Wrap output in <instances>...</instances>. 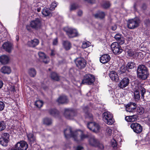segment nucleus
I'll use <instances>...</instances> for the list:
<instances>
[{
	"instance_id": "f257e3e1",
	"label": "nucleus",
	"mask_w": 150,
	"mask_h": 150,
	"mask_svg": "<svg viewBox=\"0 0 150 150\" xmlns=\"http://www.w3.org/2000/svg\"><path fill=\"white\" fill-rule=\"evenodd\" d=\"M137 73V76L142 80H145L148 77L149 73L148 69L144 65L141 64L138 67Z\"/></svg>"
},
{
	"instance_id": "f03ea898",
	"label": "nucleus",
	"mask_w": 150,
	"mask_h": 150,
	"mask_svg": "<svg viewBox=\"0 0 150 150\" xmlns=\"http://www.w3.org/2000/svg\"><path fill=\"white\" fill-rule=\"evenodd\" d=\"M139 91L141 92V97L144 98V95L146 93L145 89L141 85L138 84L136 86L134 91V98L136 101L140 100V95Z\"/></svg>"
},
{
	"instance_id": "7ed1b4c3",
	"label": "nucleus",
	"mask_w": 150,
	"mask_h": 150,
	"mask_svg": "<svg viewBox=\"0 0 150 150\" xmlns=\"http://www.w3.org/2000/svg\"><path fill=\"white\" fill-rule=\"evenodd\" d=\"M140 23V19L137 18L129 19L127 22V26L130 29H133L138 27Z\"/></svg>"
},
{
	"instance_id": "20e7f679",
	"label": "nucleus",
	"mask_w": 150,
	"mask_h": 150,
	"mask_svg": "<svg viewBox=\"0 0 150 150\" xmlns=\"http://www.w3.org/2000/svg\"><path fill=\"white\" fill-rule=\"evenodd\" d=\"M88 142L89 144L91 146L97 147L101 149H103L104 148L103 144L100 143L99 141L93 136L91 137Z\"/></svg>"
},
{
	"instance_id": "39448f33",
	"label": "nucleus",
	"mask_w": 150,
	"mask_h": 150,
	"mask_svg": "<svg viewBox=\"0 0 150 150\" xmlns=\"http://www.w3.org/2000/svg\"><path fill=\"white\" fill-rule=\"evenodd\" d=\"M104 121L108 125H112L113 122L112 115L109 112H105L102 115Z\"/></svg>"
},
{
	"instance_id": "423d86ee",
	"label": "nucleus",
	"mask_w": 150,
	"mask_h": 150,
	"mask_svg": "<svg viewBox=\"0 0 150 150\" xmlns=\"http://www.w3.org/2000/svg\"><path fill=\"white\" fill-rule=\"evenodd\" d=\"M95 81V77L93 75L91 74H86L84 76L81 84L92 85Z\"/></svg>"
},
{
	"instance_id": "0eeeda50",
	"label": "nucleus",
	"mask_w": 150,
	"mask_h": 150,
	"mask_svg": "<svg viewBox=\"0 0 150 150\" xmlns=\"http://www.w3.org/2000/svg\"><path fill=\"white\" fill-rule=\"evenodd\" d=\"M111 47L113 53L115 54H119L123 51V50L118 43L115 42L112 43Z\"/></svg>"
},
{
	"instance_id": "6e6552de",
	"label": "nucleus",
	"mask_w": 150,
	"mask_h": 150,
	"mask_svg": "<svg viewBox=\"0 0 150 150\" xmlns=\"http://www.w3.org/2000/svg\"><path fill=\"white\" fill-rule=\"evenodd\" d=\"M77 132L76 131L73 132L72 131L71 128L70 127H68L64 130V134L65 137L67 138H68L70 137H73L75 138L77 137Z\"/></svg>"
},
{
	"instance_id": "1a4fd4ad",
	"label": "nucleus",
	"mask_w": 150,
	"mask_h": 150,
	"mask_svg": "<svg viewBox=\"0 0 150 150\" xmlns=\"http://www.w3.org/2000/svg\"><path fill=\"white\" fill-rule=\"evenodd\" d=\"M76 115V111L71 109H65L64 113L65 117L69 119H72Z\"/></svg>"
},
{
	"instance_id": "9d476101",
	"label": "nucleus",
	"mask_w": 150,
	"mask_h": 150,
	"mask_svg": "<svg viewBox=\"0 0 150 150\" xmlns=\"http://www.w3.org/2000/svg\"><path fill=\"white\" fill-rule=\"evenodd\" d=\"M9 137L8 133H4L2 136L0 138V144L4 146H7L9 140Z\"/></svg>"
},
{
	"instance_id": "9b49d317",
	"label": "nucleus",
	"mask_w": 150,
	"mask_h": 150,
	"mask_svg": "<svg viewBox=\"0 0 150 150\" xmlns=\"http://www.w3.org/2000/svg\"><path fill=\"white\" fill-rule=\"evenodd\" d=\"M74 62L76 67L80 69L84 68L86 64V61L83 59L77 58L75 60Z\"/></svg>"
},
{
	"instance_id": "f8f14e48",
	"label": "nucleus",
	"mask_w": 150,
	"mask_h": 150,
	"mask_svg": "<svg viewBox=\"0 0 150 150\" xmlns=\"http://www.w3.org/2000/svg\"><path fill=\"white\" fill-rule=\"evenodd\" d=\"M67 35L69 38H72L78 36L77 30L72 28H68L65 30Z\"/></svg>"
},
{
	"instance_id": "ddd939ff",
	"label": "nucleus",
	"mask_w": 150,
	"mask_h": 150,
	"mask_svg": "<svg viewBox=\"0 0 150 150\" xmlns=\"http://www.w3.org/2000/svg\"><path fill=\"white\" fill-rule=\"evenodd\" d=\"M87 127L90 130L95 132L98 131L100 128L99 125L94 122H88L87 125Z\"/></svg>"
},
{
	"instance_id": "4468645a",
	"label": "nucleus",
	"mask_w": 150,
	"mask_h": 150,
	"mask_svg": "<svg viewBox=\"0 0 150 150\" xmlns=\"http://www.w3.org/2000/svg\"><path fill=\"white\" fill-rule=\"evenodd\" d=\"M130 127L133 129L134 132L136 133H141L142 130V126L137 123H133L131 124Z\"/></svg>"
},
{
	"instance_id": "2eb2a0df",
	"label": "nucleus",
	"mask_w": 150,
	"mask_h": 150,
	"mask_svg": "<svg viewBox=\"0 0 150 150\" xmlns=\"http://www.w3.org/2000/svg\"><path fill=\"white\" fill-rule=\"evenodd\" d=\"M30 25L32 28L36 30L40 28L41 26V22L40 19L37 18L32 21L30 22Z\"/></svg>"
},
{
	"instance_id": "dca6fc26",
	"label": "nucleus",
	"mask_w": 150,
	"mask_h": 150,
	"mask_svg": "<svg viewBox=\"0 0 150 150\" xmlns=\"http://www.w3.org/2000/svg\"><path fill=\"white\" fill-rule=\"evenodd\" d=\"M3 48L6 52L9 53L11 52L13 48V45L12 43L9 42H4L2 46Z\"/></svg>"
},
{
	"instance_id": "f3484780",
	"label": "nucleus",
	"mask_w": 150,
	"mask_h": 150,
	"mask_svg": "<svg viewBox=\"0 0 150 150\" xmlns=\"http://www.w3.org/2000/svg\"><path fill=\"white\" fill-rule=\"evenodd\" d=\"M15 145L20 150H26L28 146L27 143L24 141L18 142Z\"/></svg>"
},
{
	"instance_id": "a211bd4d",
	"label": "nucleus",
	"mask_w": 150,
	"mask_h": 150,
	"mask_svg": "<svg viewBox=\"0 0 150 150\" xmlns=\"http://www.w3.org/2000/svg\"><path fill=\"white\" fill-rule=\"evenodd\" d=\"M129 83V79L127 77L123 78L118 84L119 87L122 88H123L128 86Z\"/></svg>"
},
{
	"instance_id": "6ab92c4d",
	"label": "nucleus",
	"mask_w": 150,
	"mask_h": 150,
	"mask_svg": "<svg viewBox=\"0 0 150 150\" xmlns=\"http://www.w3.org/2000/svg\"><path fill=\"white\" fill-rule=\"evenodd\" d=\"M110 57L108 54H105L101 56L100 58V62L103 64H105L108 62L110 60Z\"/></svg>"
},
{
	"instance_id": "aec40b11",
	"label": "nucleus",
	"mask_w": 150,
	"mask_h": 150,
	"mask_svg": "<svg viewBox=\"0 0 150 150\" xmlns=\"http://www.w3.org/2000/svg\"><path fill=\"white\" fill-rule=\"evenodd\" d=\"M38 54L40 59L42 60L43 62L46 64L49 62V59L46 57L44 52H38Z\"/></svg>"
},
{
	"instance_id": "412c9836",
	"label": "nucleus",
	"mask_w": 150,
	"mask_h": 150,
	"mask_svg": "<svg viewBox=\"0 0 150 150\" xmlns=\"http://www.w3.org/2000/svg\"><path fill=\"white\" fill-rule=\"evenodd\" d=\"M109 76L111 79L113 81L117 82L119 80V78L117 72L114 71H110Z\"/></svg>"
},
{
	"instance_id": "4be33fe9",
	"label": "nucleus",
	"mask_w": 150,
	"mask_h": 150,
	"mask_svg": "<svg viewBox=\"0 0 150 150\" xmlns=\"http://www.w3.org/2000/svg\"><path fill=\"white\" fill-rule=\"evenodd\" d=\"M138 116L137 114L126 116L125 120L127 122H132L137 120Z\"/></svg>"
},
{
	"instance_id": "5701e85b",
	"label": "nucleus",
	"mask_w": 150,
	"mask_h": 150,
	"mask_svg": "<svg viewBox=\"0 0 150 150\" xmlns=\"http://www.w3.org/2000/svg\"><path fill=\"white\" fill-rule=\"evenodd\" d=\"M57 101L59 104H64L68 102V99L66 96L63 95L59 97Z\"/></svg>"
},
{
	"instance_id": "b1692460",
	"label": "nucleus",
	"mask_w": 150,
	"mask_h": 150,
	"mask_svg": "<svg viewBox=\"0 0 150 150\" xmlns=\"http://www.w3.org/2000/svg\"><path fill=\"white\" fill-rule=\"evenodd\" d=\"M27 137L30 144L32 145L35 143L36 138L33 133H31L27 134Z\"/></svg>"
},
{
	"instance_id": "393cba45",
	"label": "nucleus",
	"mask_w": 150,
	"mask_h": 150,
	"mask_svg": "<svg viewBox=\"0 0 150 150\" xmlns=\"http://www.w3.org/2000/svg\"><path fill=\"white\" fill-rule=\"evenodd\" d=\"M127 107H126V110L128 112H133L135 110L137 107V105L135 103H131L130 105L128 104Z\"/></svg>"
},
{
	"instance_id": "a878e982",
	"label": "nucleus",
	"mask_w": 150,
	"mask_h": 150,
	"mask_svg": "<svg viewBox=\"0 0 150 150\" xmlns=\"http://www.w3.org/2000/svg\"><path fill=\"white\" fill-rule=\"evenodd\" d=\"M62 45L64 49L67 51L69 50L71 47V44L68 40H64L62 42Z\"/></svg>"
},
{
	"instance_id": "bb28decb",
	"label": "nucleus",
	"mask_w": 150,
	"mask_h": 150,
	"mask_svg": "<svg viewBox=\"0 0 150 150\" xmlns=\"http://www.w3.org/2000/svg\"><path fill=\"white\" fill-rule=\"evenodd\" d=\"M9 60V58L7 55H4L0 57V62L2 64H7Z\"/></svg>"
},
{
	"instance_id": "cd10ccee",
	"label": "nucleus",
	"mask_w": 150,
	"mask_h": 150,
	"mask_svg": "<svg viewBox=\"0 0 150 150\" xmlns=\"http://www.w3.org/2000/svg\"><path fill=\"white\" fill-rule=\"evenodd\" d=\"M39 43V40L37 39H35L28 42V45L30 47H34L38 45Z\"/></svg>"
},
{
	"instance_id": "c85d7f7f",
	"label": "nucleus",
	"mask_w": 150,
	"mask_h": 150,
	"mask_svg": "<svg viewBox=\"0 0 150 150\" xmlns=\"http://www.w3.org/2000/svg\"><path fill=\"white\" fill-rule=\"evenodd\" d=\"M80 134V137L81 139V140H83L84 139L89 137L91 136V134L89 133H88L86 134H84L82 131L81 130H79L77 132V135L78 134Z\"/></svg>"
},
{
	"instance_id": "c756f323",
	"label": "nucleus",
	"mask_w": 150,
	"mask_h": 150,
	"mask_svg": "<svg viewBox=\"0 0 150 150\" xmlns=\"http://www.w3.org/2000/svg\"><path fill=\"white\" fill-rule=\"evenodd\" d=\"M93 15L96 18L102 19L105 17V15L104 12L99 11Z\"/></svg>"
},
{
	"instance_id": "7c9ffc66",
	"label": "nucleus",
	"mask_w": 150,
	"mask_h": 150,
	"mask_svg": "<svg viewBox=\"0 0 150 150\" xmlns=\"http://www.w3.org/2000/svg\"><path fill=\"white\" fill-rule=\"evenodd\" d=\"M1 72L4 74H9L11 72V69L10 67L7 66H4L1 69Z\"/></svg>"
},
{
	"instance_id": "2f4dec72",
	"label": "nucleus",
	"mask_w": 150,
	"mask_h": 150,
	"mask_svg": "<svg viewBox=\"0 0 150 150\" xmlns=\"http://www.w3.org/2000/svg\"><path fill=\"white\" fill-rule=\"evenodd\" d=\"M50 114L54 117L57 116L59 114V111L55 109H51L49 110Z\"/></svg>"
},
{
	"instance_id": "473e14b6",
	"label": "nucleus",
	"mask_w": 150,
	"mask_h": 150,
	"mask_svg": "<svg viewBox=\"0 0 150 150\" xmlns=\"http://www.w3.org/2000/svg\"><path fill=\"white\" fill-rule=\"evenodd\" d=\"M50 10L49 9L44 8L42 11V14L45 16H52V14L51 13Z\"/></svg>"
},
{
	"instance_id": "72a5a7b5",
	"label": "nucleus",
	"mask_w": 150,
	"mask_h": 150,
	"mask_svg": "<svg viewBox=\"0 0 150 150\" xmlns=\"http://www.w3.org/2000/svg\"><path fill=\"white\" fill-rule=\"evenodd\" d=\"M135 66V64L134 62H128L126 65L128 70V72H129L130 71L129 70L133 69Z\"/></svg>"
},
{
	"instance_id": "f704fd0d",
	"label": "nucleus",
	"mask_w": 150,
	"mask_h": 150,
	"mask_svg": "<svg viewBox=\"0 0 150 150\" xmlns=\"http://www.w3.org/2000/svg\"><path fill=\"white\" fill-rule=\"evenodd\" d=\"M28 74L30 76L32 77H34L36 74L35 70L33 68L30 69L28 71Z\"/></svg>"
},
{
	"instance_id": "c9c22d12",
	"label": "nucleus",
	"mask_w": 150,
	"mask_h": 150,
	"mask_svg": "<svg viewBox=\"0 0 150 150\" xmlns=\"http://www.w3.org/2000/svg\"><path fill=\"white\" fill-rule=\"evenodd\" d=\"M43 121V124L47 125H50L52 123L51 119L48 117L44 118Z\"/></svg>"
},
{
	"instance_id": "e433bc0d",
	"label": "nucleus",
	"mask_w": 150,
	"mask_h": 150,
	"mask_svg": "<svg viewBox=\"0 0 150 150\" xmlns=\"http://www.w3.org/2000/svg\"><path fill=\"white\" fill-rule=\"evenodd\" d=\"M128 72V70L127 66L124 65H122L120 68L119 70H118L119 73L120 74L125 73L126 71Z\"/></svg>"
},
{
	"instance_id": "4c0bfd02",
	"label": "nucleus",
	"mask_w": 150,
	"mask_h": 150,
	"mask_svg": "<svg viewBox=\"0 0 150 150\" xmlns=\"http://www.w3.org/2000/svg\"><path fill=\"white\" fill-rule=\"evenodd\" d=\"M83 110L86 115V117H89L90 118H91L93 116L92 114L88 111V107L87 106L85 107L83 109Z\"/></svg>"
},
{
	"instance_id": "58836bf2",
	"label": "nucleus",
	"mask_w": 150,
	"mask_h": 150,
	"mask_svg": "<svg viewBox=\"0 0 150 150\" xmlns=\"http://www.w3.org/2000/svg\"><path fill=\"white\" fill-rule=\"evenodd\" d=\"M51 78L55 81H58L59 80V78L57 74L55 72H52L51 75Z\"/></svg>"
},
{
	"instance_id": "ea45409f",
	"label": "nucleus",
	"mask_w": 150,
	"mask_h": 150,
	"mask_svg": "<svg viewBox=\"0 0 150 150\" xmlns=\"http://www.w3.org/2000/svg\"><path fill=\"white\" fill-rule=\"evenodd\" d=\"M6 128V124L5 122H0V132L4 130Z\"/></svg>"
},
{
	"instance_id": "a19ab883",
	"label": "nucleus",
	"mask_w": 150,
	"mask_h": 150,
	"mask_svg": "<svg viewBox=\"0 0 150 150\" xmlns=\"http://www.w3.org/2000/svg\"><path fill=\"white\" fill-rule=\"evenodd\" d=\"M35 104L37 107L40 108L43 105V102L42 101L40 100H37L35 102Z\"/></svg>"
},
{
	"instance_id": "79ce46f5",
	"label": "nucleus",
	"mask_w": 150,
	"mask_h": 150,
	"mask_svg": "<svg viewBox=\"0 0 150 150\" xmlns=\"http://www.w3.org/2000/svg\"><path fill=\"white\" fill-rule=\"evenodd\" d=\"M111 144L114 149H117V142L115 139H113L111 140Z\"/></svg>"
},
{
	"instance_id": "37998d69",
	"label": "nucleus",
	"mask_w": 150,
	"mask_h": 150,
	"mask_svg": "<svg viewBox=\"0 0 150 150\" xmlns=\"http://www.w3.org/2000/svg\"><path fill=\"white\" fill-rule=\"evenodd\" d=\"M137 110L140 115L143 114L144 112V108L142 107L137 108Z\"/></svg>"
},
{
	"instance_id": "c03bdc74",
	"label": "nucleus",
	"mask_w": 150,
	"mask_h": 150,
	"mask_svg": "<svg viewBox=\"0 0 150 150\" xmlns=\"http://www.w3.org/2000/svg\"><path fill=\"white\" fill-rule=\"evenodd\" d=\"M110 6V4L109 2L105 1L103 4V7L105 8H107L109 7Z\"/></svg>"
},
{
	"instance_id": "a18cd8bd",
	"label": "nucleus",
	"mask_w": 150,
	"mask_h": 150,
	"mask_svg": "<svg viewBox=\"0 0 150 150\" xmlns=\"http://www.w3.org/2000/svg\"><path fill=\"white\" fill-rule=\"evenodd\" d=\"M117 41V43H118V44L120 45H122L125 42V40L124 38L122 37H121L119 39H118V40Z\"/></svg>"
},
{
	"instance_id": "49530a36",
	"label": "nucleus",
	"mask_w": 150,
	"mask_h": 150,
	"mask_svg": "<svg viewBox=\"0 0 150 150\" xmlns=\"http://www.w3.org/2000/svg\"><path fill=\"white\" fill-rule=\"evenodd\" d=\"M90 46V43L88 42H83L82 44V47L84 49L89 47Z\"/></svg>"
},
{
	"instance_id": "de8ad7c7",
	"label": "nucleus",
	"mask_w": 150,
	"mask_h": 150,
	"mask_svg": "<svg viewBox=\"0 0 150 150\" xmlns=\"http://www.w3.org/2000/svg\"><path fill=\"white\" fill-rule=\"evenodd\" d=\"M78 6L75 4H71L70 7V10L72 11L78 8Z\"/></svg>"
},
{
	"instance_id": "09e8293b",
	"label": "nucleus",
	"mask_w": 150,
	"mask_h": 150,
	"mask_svg": "<svg viewBox=\"0 0 150 150\" xmlns=\"http://www.w3.org/2000/svg\"><path fill=\"white\" fill-rule=\"evenodd\" d=\"M5 104L2 101H0V111L3 110L5 108Z\"/></svg>"
},
{
	"instance_id": "8fccbe9b",
	"label": "nucleus",
	"mask_w": 150,
	"mask_h": 150,
	"mask_svg": "<svg viewBox=\"0 0 150 150\" xmlns=\"http://www.w3.org/2000/svg\"><path fill=\"white\" fill-rule=\"evenodd\" d=\"M57 4L56 2H54L52 3L51 4V6L50 8L52 10H53L54 9L55 7L57 6Z\"/></svg>"
},
{
	"instance_id": "3c124183",
	"label": "nucleus",
	"mask_w": 150,
	"mask_h": 150,
	"mask_svg": "<svg viewBox=\"0 0 150 150\" xmlns=\"http://www.w3.org/2000/svg\"><path fill=\"white\" fill-rule=\"evenodd\" d=\"M122 37V35H121L117 34H116L114 38L117 41L118 39H119L121 38V37Z\"/></svg>"
},
{
	"instance_id": "603ef678",
	"label": "nucleus",
	"mask_w": 150,
	"mask_h": 150,
	"mask_svg": "<svg viewBox=\"0 0 150 150\" xmlns=\"http://www.w3.org/2000/svg\"><path fill=\"white\" fill-rule=\"evenodd\" d=\"M144 23L146 26H149L150 24V21L149 19H146L144 20Z\"/></svg>"
},
{
	"instance_id": "864d4df0",
	"label": "nucleus",
	"mask_w": 150,
	"mask_h": 150,
	"mask_svg": "<svg viewBox=\"0 0 150 150\" xmlns=\"http://www.w3.org/2000/svg\"><path fill=\"white\" fill-rule=\"evenodd\" d=\"M83 149V146L80 145L77 146L75 150H82Z\"/></svg>"
},
{
	"instance_id": "5fc2aeb1",
	"label": "nucleus",
	"mask_w": 150,
	"mask_h": 150,
	"mask_svg": "<svg viewBox=\"0 0 150 150\" xmlns=\"http://www.w3.org/2000/svg\"><path fill=\"white\" fill-rule=\"evenodd\" d=\"M106 131L108 133L109 135H110L112 132V130L109 128H108L106 129Z\"/></svg>"
},
{
	"instance_id": "6e6d98bb",
	"label": "nucleus",
	"mask_w": 150,
	"mask_h": 150,
	"mask_svg": "<svg viewBox=\"0 0 150 150\" xmlns=\"http://www.w3.org/2000/svg\"><path fill=\"white\" fill-rule=\"evenodd\" d=\"M58 43V40L57 38L54 39L53 41V45H56Z\"/></svg>"
},
{
	"instance_id": "4d7b16f0",
	"label": "nucleus",
	"mask_w": 150,
	"mask_h": 150,
	"mask_svg": "<svg viewBox=\"0 0 150 150\" xmlns=\"http://www.w3.org/2000/svg\"><path fill=\"white\" fill-rule=\"evenodd\" d=\"M85 1H86L88 3H90L91 4H93L95 3V0H84Z\"/></svg>"
},
{
	"instance_id": "13d9d810",
	"label": "nucleus",
	"mask_w": 150,
	"mask_h": 150,
	"mask_svg": "<svg viewBox=\"0 0 150 150\" xmlns=\"http://www.w3.org/2000/svg\"><path fill=\"white\" fill-rule=\"evenodd\" d=\"M78 15L79 16H81L83 14V12L81 10H79L77 12Z\"/></svg>"
},
{
	"instance_id": "bf43d9fd",
	"label": "nucleus",
	"mask_w": 150,
	"mask_h": 150,
	"mask_svg": "<svg viewBox=\"0 0 150 150\" xmlns=\"http://www.w3.org/2000/svg\"><path fill=\"white\" fill-rule=\"evenodd\" d=\"M142 8L144 10H145L146 8V4H143L142 6Z\"/></svg>"
},
{
	"instance_id": "052dcab7",
	"label": "nucleus",
	"mask_w": 150,
	"mask_h": 150,
	"mask_svg": "<svg viewBox=\"0 0 150 150\" xmlns=\"http://www.w3.org/2000/svg\"><path fill=\"white\" fill-rule=\"evenodd\" d=\"M55 54H54V51L53 50H51V53L50 54V55L51 56H54V55Z\"/></svg>"
},
{
	"instance_id": "680f3d73",
	"label": "nucleus",
	"mask_w": 150,
	"mask_h": 150,
	"mask_svg": "<svg viewBox=\"0 0 150 150\" xmlns=\"http://www.w3.org/2000/svg\"><path fill=\"white\" fill-rule=\"evenodd\" d=\"M26 28L27 29L28 31H30L31 30V27L29 25H27L26 26Z\"/></svg>"
},
{
	"instance_id": "e2e57ef3",
	"label": "nucleus",
	"mask_w": 150,
	"mask_h": 150,
	"mask_svg": "<svg viewBox=\"0 0 150 150\" xmlns=\"http://www.w3.org/2000/svg\"><path fill=\"white\" fill-rule=\"evenodd\" d=\"M3 83L2 81H0V89L3 86Z\"/></svg>"
},
{
	"instance_id": "0e129e2a",
	"label": "nucleus",
	"mask_w": 150,
	"mask_h": 150,
	"mask_svg": "<svg viewBox=\"0 0 150 150\" xmlns=\"http://www.w3.org/2000/svg\"><path fill=\"white\" fill-rule=\"evenodd\" d=\"M117 28V27L116 26H112V29L113 30H115Z\"/></svg>"
},
{
	"instance_id": "69168bd1",
	"label": "nucleus",
	"mask_w": 150,
	"mask_h": 150,
	"mask_svg": "<svg viewBox=\"0 0 150 150\" xmlns=\"http://www.w3.org/2000/svg\"><path fill=\"white\" fill-rule=\"evenodd\" d=\"M41 8H40V7L38 8H37V11L38 12H40V11H41Z\"/></svg>"
},
{
	"instance_id": "338daca9",
	"label": "nucleus",
	"mask_w": 150,
	"mask_h": 150,
	"mask_svg": "<svg viewBox=\"0 0 150 150\" xmlns=\"http://www.w3.org/2000/svg\"><path fill=\"white\" fill-rule=\"evenodd\" d=\"M16 40L17 41H18L19 40V37L18 35L16 36Z\"/></svg>"
},
{
	"instance_id": "774afa93",
	"label": "nucleus",
	"mask_w": 150,
	"mask_h": 150,
	"mask_svg": "<svg viewBox=\"0 0 150 150\" xmlns=\"http://www.w3.org/2000/svg\"><path fill=\"white\" fill-rule=\"evenodd\" d=\"M12 91H15V89L14 87H13L12 88Z\"/></svg>"
}]
</instances>
